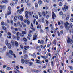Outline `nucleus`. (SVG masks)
I'll use <instances>...</instances> for the list:
<instances>
[{
	"label": "nucleus",
	"mask_w": 73,
	"mask_h": 73,
	"mask_svg": "<svg viewBox=\"0 0 73 73\" xmlns=\"http://www.w3.org/2000/svg\"><path fill=\"white\" fill-rule=\"evenodd\" d=\"M20 47L21 49H23L24 48V47H23V46L22 45H20Z\"/></svg>",
	"instance_id": "nucleus-52"
},
{
	"label": "nucleus",
	"mask_w": 73,
	"mask_h": 73,
	"mask_svg": "<svg viewBox=\"0 0 73 73\" xmlns=\"http://www.w3.org/2000/svg\"><path fill=\"white\" fill-rule=\"evenodd\" d=\"M59 14L60 15H63V12L61 11L59 12Z\"/></svg>",
	"instance_id": "nucleus-43"
},
{
	"label": "nucleus",
	"mask_w": 73,
	"mask_h": 73,
	"mask_svg": "<svg viewBox=\"0 0 73 73\" xmlns=\"http://www.w3.org/2000/svg\"><path fill=\"white\" fill-rule=\"evenodd\" d=\"M69 68L71 70H73V68H72V66H68Z\"/></svg>",
	"instance_id": "nucleus-46"
},
{
	"label": "nucleus",
	"mask_w": 73,
	"mask_h": 73,
	"mask_svg": "<svg viewBox=\"0 0 73 73\" xmlns=\"http://www.w3.org/2000/svg\"><path fill=\"white\" fill-rule=\"evenodd\" d=\"M5 44L6 45H8V40H6L5 42Z\"/></svg>",
	"instance_id": "nucleus-36"
},
{
	"label": "nucleus",
	"mask_w": 73,
	"mask_h": 73,
	"mask_svg": "<svg viewBox=\"0 0 73 73\" xmlns=\"http://www.w3.org/2000/svg\"><path fill=\"white\" fill-rule=\"evenodd\" d=\"M21 62L22 64H24V62H25V60L23 59H21Z\"/></svg>",
	"instance_id": "nucleus-18"
},
{
	"label": "nucleus",
	"mask_w": 73,
	"mask_h": 73,
	"mask_svg": "<svg viewBox=\"0 0 73 73\" xmlns=\"http://www.w3.org/2000/svg\"><path fill=\"white\" fill-rule=\"evenodd\" d=\"M30 0H25V2L26 3H27Z\"/></svg>",
	"instance_id": "nucleus-58"
},
{
	"label": "nucleus",
	"mask_w": 73,
	"mask_h": 73,
	"mask_svg": "<svg viewBox=\"0 0 73 73\" xmlns=\"http://www.w3.org/2000/svg\"><path fill=\"white\" fill-rule=\"evenodd\" d=\"M1 24L2 25H4V22H2L1 23Z\"/></svg>",
	"instance_id": "nucleus-48"
},
{
	"label": "nucleus",
	"mask_w": 73,
	"mask_h": 73,
	"mask_svg": "<svg viewBox=\"0 0 73 73\" xmlns=\"http://www.w3.org/2000/svg\"><path fill=\"white\" fill-rule=\"evenodd\" d=\"M52 18L53 19H54V17H56V15L55 14H54V12H52Z\"/></svg>",
	"instance_id": "nucleus-9"
},
{
	"label": "nucleus",
	"mask_w": 73,
	"mask_h": 73,
	"mask_svg": "<svg viewBox=\"0 0 73 73\" xmlns=\"http://www.w3.org/2000/svg\"><path fill=\"white\" fill-rule=\"evenodd\" d=\"M30 47L29 46H25L24 47V49H25V50H27V49H29Z\"/></svg>",
	"instance_id": "nucleus-8"
},
{
	"label": "nucleus",
	"mask_w": 73,
	"mask_h": 73,
	"mask_svg": "<svg viewBox=\"0 0 73 73\" xmlns=\"http://www.w3.org/2000/svg\"><path fill=\"white\" fill-rule=\"evenodd\" d=\"M51 65H52V66L53 67V65H54V64L53 63V61H52L51 63Z\"/></svg>",
	"instance_id": "nucleus-41"
},
{
	"label": "nucleus",
	"mask_w": 73,
	"mask_h": 73,
	"mask_svg": "<svg viewBox=\"0 0 73 73\" xmlns=\"http://www.w3.org/2000/svg\"><path fill=\"white\" fill-rule=\"evenodd\" d=\"M23 52L24 53H27V51L25 50H23Z\"/></svg>",
	"instance_id": "nucleus-62"
},
{
	"label": "nucleus",
	"mask_w": 73,
	"mask_h": 73,
	"mask_svg": "<svg viewBox=\"0 0 73 73\" xmlns=\"http://www.w3.org/2000/svg\"><path fill=\"white\" fill-rule=\"evenodd\" d=\"M22 24L23 25V27H27L26 25L24 24V23H22Z\"/></svg>",
	"instance_id": "nucleus-47"
},
{
	"label": "nucleus",
	"mask_w": 73,
	"mask_h": 73,
	"mask_svg": "<svg viewBox=\"0 0 73 73\" xmlns=\"http://www.w3.org/2000/svg\"><path fill=\"white\" fill-rule=\"evenodd\" d=\"M70 21L71 22H73V18H72L70 19Z\"/></svg>",
	"instance_id": "nucleus-64"
},
{
	"label": "nucleus",
	"mask_w": 73,
	"mask_h": 73,
	"mask_svg": "<svg viewBox=\"0 0 73 73\" xmlns=\"http://www.w3.org/2000/svg\"><path fill=\"white\" fill-rule=\"evenodd\" d=\"M12 37L13 38V39H16V36L13 35L12 36Z\"/></svg>",
	"instance_id": "nucleus-37"
},
{
	"label": "nucleus",
	"mask_w": 73,
	"mask_h": 73,
	"mask_svg": "<svg viewBox=\"0 0 73 73\" xmlns=\"http://www.w3.org/2000/svg\"><path fill=\"white\" fill-rule=\"evenodd\" d=\"M9 53L11 55H13V51L11 50L9 51Z\"/></svg>",
	"instance_id": "nucleus-20"
},
{
	"label": "nucleus",
	"mask_w": 73,
	"mask_h": 73,
	"mask_svg": "<svg viewBox=\"0 0 73 73\" xmlns=\"http://www.w3.org/2000/svg\"><path fill=\"white\" fill-rule=\"evenodd\" d=\"M24 56L26 58H28V56L27 54H25L24 55Z\"/></svg>",
	"instance_id": "nucleus-54"
},
{
	"label": "nucleus",
	"mask_w": 73,
	"mask_h": 73,
	"mask_svg": "<svg viewBox=\"0 0 73 73\" xmlns=\"http://www.w3.org/2000/svg\"><path fill=\"white\" fill-rule=\"evenodd\" d=\"M33 65V62H29V66H31Z\"/></svg>",
	"instance_id": "nucleus-22"
},
{
	"label": "nucleus",
	"mask_w": 73,
	"mask_h": 73,
	"mask_svg": "<svg viewBox=\"0 0 73 73\" xmlns=\"http://www.w3.org/2000/svg\"><path fill=\"white\" fill-rule=\"evenodd\" d=\"M69 19V16L67 15L66 18V20H68Z\"/></svg>",
	"instance_id": "nucleus-31"
},
{
	"label": "nucleus",
	"mask_w": 73,
	"mask_h": 73,
	"mask_svg": "<svg viewBox=\"0 0 73 73\" xmlns=\"http://www.w3.org/2000/svg\"><path fill=\"white\" fill-rule=\"evenodd\" d=\"M33 58H35L36 57V54H35V53H33Z\"/></svg>",
	"instance_id": "nucleus-26"
},
{
	"label": "nucleus",
	"mask_w": 73,
	"mask_h": 73,
	"mask_svg": "<svg viewBox=\"0 0 73 73\" xmlns=\"http://www.w3.org/2000/svg\"><path fill=\"white\" fill-rule=\"evenodd\" d=\"M6 8V6L5 5H4L2 6V9H5Z\"/></svg>",
	"instance_id": "nucleus-51"
},
{
	"label": "nucleus",
	"mask_w": 73,
	"mask_h": 73,
	"mask_svg": "<svg viewBox=\"0 0 73 73\" xmlns=\"http://www.w3.org/2000/svg\"><path fill=\"white\" fill-rule=\"evenodd\" d=\"M28 13H29V12L28 11H25V17L27 18L25 19V20H24V23H26L27 22V24H29V23H30V22H29V19L27 18H28Z\"/></svg>",
	"instance_id": "nucleus-2"
},
{
	"label": "nucleus",
	"mask_w": 73,
	"mask_h": 73,
	"mask_svg": "<svg viewBox=\"0 0 73 73\" xmlns=\"http://www.w3.org/2000/svg\"><path fill=\"white\" fill-rule=\"evenodd\" d=\"M37 37V35H36L35 34V35L33 36V40H35L36 39V38Z\"/></svg>",
	"instance_id": "nucleus-12"
},
{
	"label": "nucleus",
	"mask_w": 73,
	"mask_h": 73,
	"mask_svg": "<svg viewBox=\"0 0 73 73\" xmlns=\"http://www.w3.org/2000/svg\"><path fill=\"white\" fill-rule=\"evenodd\" d=\"M21 3L22 4H23L24 3V0H21Z\"/></svg>",
	"instance_id": "nucleus-56"
},
{
	"label": "nucleus",
	"mask_w": 73,
	"mask_h": 73,
	"mask_svg": "<svg viewBox=\"0 0 73 73\" xmlns=\"http://www.w3.org/2000/svg\"><path fill=\"white\" fill-rule=\"evenodd\" d=\"M8 9L9 11H10L12 10V8H11V7L10 6H9L8 7Z\"/></svg>",
	"instance_id": "nucleus-27"
},
{
	"label": "nucleus",
	"mask_w": 73,
	"mask_h": 73,
	"mask_svg": "<svg viewBox=\"0 0 73 73\" xmlns=\"http://www.w3.org/2000/svg\"><path fill=\"white\" fill-rule=\"evenodd\" d=\"M40 44H44V41L42 40H41L40 41Z\"/></svg>",
	"instance_id": "nucleus-42"
},
{
	"label": "nucleus",
	"mask_w": 73,
	"mask_h": 73,
	"mask_svg": "<svg viewBox=\"0 0 73 73\" xmlns=\"http://www.w3.org/2000/svg\"><path fill=\"white\" fill-rule=\"evenodd\" d=\"M8 36H11V33L10 32H8Z\"/></svg>",
	"instance_id": "nucleus-49"
},
{
	"label": "nucleus",
	"mask_w": 73,
	"mask_h": 73,
	"mask_svg": "<svg viewBox=\"0 0 73 73\" xmlns=\"http://www.w3.org/2000/svg\"><path fill=\"white\" fill-rule=\"evenodd\" d=\"M29 61L27 59V60H25V64H28V63H29Z\"/></svg>",
	"instance_id": "nucleus-14"
},
{
	"label": "nucleus",
	"mask_w": 73,
	"mask_h": 73,
	"mask_svg": "<svg viewBox=\"0 0 73 73\" xmlns=\"http://www.w3.org/2000/svg\"><path fill=\"white\" fill-rule=\"evenodd\" d=\"M16 38L17 40H19L20 39V37H19V36H17L16 37Z\"/></svg>",
	"instance_id": "nucleus-50"
},
{
	"label": "nucleus",
	"mask_w": 73,
	"mask_h": 73,
	"mask_svg": "<svg viewBox=\"0 0 73 73\" xmlns=\"http://www.w3.org/2000/svg\"><path fill=\"white\" fill-rule=\"evenodd\" d=\"M14 29L16 31H18V29H17V28H15Z\"/></svg>",
	"instance_id": "nucleus-60"
},
{
	"label": "nucleus",
	"mask_w": 73,
	"mask_h": 73,
	"mask_svg": "<svg viewBox=\"0 0 73 73\" xmlns=\"http://www.w3.org/2000/svg\"><path fill=\"white\" fill-rule=\"evenodd\" d=\"M73 41L72 39H70L69 38H68L67 40V43L68 44H73Z\"/></svg>",
	"instance_id": "nucleus-4"
},
{
	"label": "nucleus",
	"mask_w": 73,
	"mask_h": 73,
	"mask_svg": "<svg viewBox=\"0 0 73 73\" xmlns=\"http://www.w3.org/2000/svg\"><path fill=\"white\" fill-rule=\"evenodd\" d=\"M36 19H34L33 21V23L34 24H36Z\"/></svg>",
	"instance_id": "nucleus-32"
},
{
	"label": "nucleus",
	"mask_w": 73,
	"mask_h": 73,
	"mask_svg": "<svg viewBox=\"0 0 73 73\" xmlns=\"http://www.w3.org/2000/svg\"><path fill=\"white\" fill-rule=\"evenodd\" d=\"M28 36L29 37H27V38H28L29 40H30V37H31V36H32V34H31V33H29L28 34Z\"/></svg>",
	"instance_id": "nucleus-11"
},
{
	"label": "nucleus",
	"mask_w": 73,
	"mask_h": 73,
	"mask_svg": "<svg viewBox=\"0 0 73 73\" xmlns=\"http://www.w3.org/2000/svg\"><path fill=\"white\" fill-rule=\"evenodd\" d=\"M38 3L40 5H41L42 4V1L41 0H39L38 1Z\"/></svg>",
	"instance_id": "nucleus-23"
},
{
	"label": "nucleus",
	"mask_w": 73,
	"mask_h": 73,
	"mask_svg": "<svg viewBox=\"0 0 73 73\" xmlns=\"http://www.w3.org/2000/svg\"><path fill=\"white\" fill-rule=\"evenodd\" d=\"M59 5L60 7L62 6V3L61 2H60L59 3Z\"/></svg>",
	"instance_id": "nucleus-30"
},
{
	"label": "nucleus",
	"mask_w": 73,
	"mask_h": 73,
	"mask_svg": "<svg viewBox=\"0 0 73 73\" xmlns=\"http://www.w3.org/2000/svg\"><path fill=\"white\" fill-rule=\"evenodd\" d=\"M64 26L65 28L68 29H69V28L70 29H73V25L72 24H71L70 25H69V23L68 22H66L64 24Z\"/></svg>",
	"instance_id": "nucleus-1"
},
{
	"label": "nucleus",
	"mask_w": 73,
	"mask_h": 73,
	"mask_svg": "<svg viewBox=\"0 0 73 73\" xmlns=\"http://www.w3.org/2000/svg\"><path fill=\"white\" fill-rule=\"evenodd\" d=\"M32 32H33L32 30H30L29 31V33H32Z\"/></svg>",
	"instance_id": "nucleus-59"
},
{
	"label": "nucleus",
	"mask_w": 73,
	"mask_h": 73,
	"mask_svg": "<svg viewBox=\"0 0 73 73\" xmlns=\"http://www.w3.org/2000/svg\"><path fill=\"white\" fill-rule=\"evenodd\" d=\"M22 33L23 34H24V35H25L27 34V33L26 32L24 31H22Z\"/></svg>",
	"instance_id": "nucleus-40"
},
{
	"label": "nucleus",
	"mask_w": 73,
	"mask_h": 73,
	"mask_svg": "<svg viewBox=\"0 0 73 73\" xmlns=\"http://www.w3.org/2000/svg\"><path fill=\"white\" fill-rule=\"evenodd\" d=\"M0 52L1 53L2 52H4L3 51V49L2 48H0Z\"/></svg>",
	"instance_id": "nucleus-33"
},
{
	"label": "nucleus",
	"mask_w": 73,
	"mask_h": 73,
	"mask_svg": "<svg viewBox=\"0 0 73 73\" xmlns=\"http://www.w3.org/2000/svg\"><path fill=\"white\" fill-rule=\"evenodd\" d=\"M23 41H25V42H27V38H23Z\"/></svg>",
	"instance_id": "nucleus-38"
},
{
	"label": "nucleus",
	"mask_w": 73,
	"mask_h": 73,
	"mask_svg": "<svg viewBox=\"0 0 73 73\" xmlns=\"http://www.w3.org/2000/svg\"><path fill=\"white\" fill-rule=\"evenodd\" d=\"M11 69V68L10 67H8L7 68V70H9Z\"/></svg>",
	"instance_id": "nucleus-53"
},
{
	"label": "nucleus",
	"mask_w": 73,
	"mask_h": 73,
	"mask_svg": "<svg viewBox=\"0 0 73 73\" xmlns=\"http://www.w3.org/2000/svg\"><path fill=\"white\" fill-rule=\"evenodd\" d=\"M2 3L7 4V3H8V1L7 0H3L0 2L1 4H2Z\"/></svg>",
	"instance_id": "nucleus-6"
},
{
	"label": "nucleus",
	"mask_w": 73,
	"mask_h": 73,
	"mask_svg": "<svg viewBox=\"0 0 73 73\" xmlns=\"http://www.w3.org/2000/svg\"><path fill=\"white\" fill-rule=\"evenodd\" d=\"M20 36L21 37H24V35L22 33H21L20 34Z\"/></svg>",
	"instance_id": "nucleus-35"
},
{
	"label": "nucleus",
	"mask_w": 73,
	"mask_h": 73,
	"mask_svg": "<svg viewBox=\"0 0 73 73\" xmlns=\"http://www.w3.org/2000/svg\"><path fill=\"white\" fill-rule=\"evenodd\" d=\"M2 29H4V30H5L6 29H7V28H6V27H5L4 26H2Z\"/></svg>",
	"instance_id": "nucleus-29"
},
{
	"label": "nucleus",
	"mask_w": 73,
	"mask_h": 73,
	"mask_svg": "<svg viewBox=\"0 0 73 73\" xmlns=\"http://www.w3.org/2000/svg\"><path fill=\"white\" fill-rule=\"evenodd\" d=\"M42 14L44 17H45V16H46V14L45 13V11H43V12H42Z\"/></svg>",
	"instance_id": "nucleus-21"
},
{
	"label": "nucleus",
	"mask_w": 73,
	"mask_h": 73,
	"mask_svg": "<svg viewBox=\"0 0 73 73\" xmlns=\"http://www.w3.org/2000/svg\"><path fill=\"white\" fill-rule=\"evenodd\" d=\"M8 46L9 49H11V45L10 44H8Z\"/></svg>",
	"instance_id": "nucleus-24"
},
{
	"label": "nucleus",
	"mask_w": 73,
	"mask_h": 73,
	"mask_svg": "<svg viewBox=\"0 0 73 73\" xmlns=\"http://www.w3.org/2000/svg\"><path fill=\"white\" fill-rule=\"evenodd\" d=\"M53 43L54 45H56V42L55 41V40H54L53 41Z\"/></svg>",
	"instance_id": "nucleus-45"
},
{
	"label": "nucleus",
	"mask_w": 73,
	"mask_h": 73,
	"mask_svg": "<svg viewBox=\"0 0 73 73\" xmlns=\"http://www.w3.org/2000/svg\"><path fill=\"white\" fill-rule=\"evenodd\" d=\"M43 1L45 3H49V1H50V0H43Z\"/></svg>",
	"instance_id": "nucleus-15"
},
{
	"label": "nucleus",
	"mask_w": 73,
	"mask_h": 73,
	"mask_svg": "<svg viewBox=\"0 0 73 73\" xmlns=\"http://www.w3.org/2000/svg\"><path fill=\"white\" fill-rule=\"evenodd\" d=\"M11 24H12V25H13V21L12 20H11Z\"/></svg>",
	"instance_id": "nucleus-61"
},
{
	"label": "nucleus",
	"mask_w": 73,
	"mask_h": 73,
	"mask_svg": "<svg viewBox=\"0 0 73 73\" xmlns=\"http://www.w3.org/2000/svg\"><path fill=\"white\" fill-rule=\"evenodd\" d=\"M66 9L68 10L69 9V7L66 5H64V7L62 8V10L64 12H66Z\"/></svg>",
	"instance_id": "nucleus-3"
},
{
	"label": "nucleus",
	"mask_w": 73,
	"mask_h": 73,
	"mask_svg": "<svg viewBox=\"0 0 73 73\" xmlns=\"http://www.w3.org/2000/svg\"><path fill=\"white\" fill-rule=\"evenodd\" d=\"M18 19L19 20H21V21L23 20V16L20 15H18Z\"/></svg>",
	"instance_id": "nucleus-5"
},
{
	"label": "nucleus",
	"mask_w": 73,
	"mask_h": 73,
	"mask_svg": "<svg viewBox=\"0 0 73 73\" xmlns=\"http://www.w3.org/2000/svg\"><path fill=\"white\" fill-rule=\"evenodd\" d=\"M27 5L28 6H31V3H27Z\"/></svg>",
	"instance_id": "nucleus-63"
},
{
	"label": "nucleus",
	"mask_w": 73,
	"mask_h": 73,
	"mask_svg": "<svg viewBox=\"0 0 73 73\" xmlns=\"http://www.w3.org/2000/svg\"><path fill=\"white\" fill-rule=\"evenodd\" d=\"M11 13L10 11H7V15H11Z\"/></svg>",
	"instance_id": "nucleus-25"
},
{
	"label": "nucleus",
	"mask_w": 73,
	"mask_h": 73,
	"mask_svg": "<svg viewBox=\"0 0 73 73\" xmlns=\"http://www.w3.org/2000/svg\"><path fill=\"white\" fill-rule=\"evenodd\" d=\"M10 5L12 7H13V6H15V3L13 2H12L10 3Z\"/></svg>",
	"instance_id": "nucleus-16"
},
{
	"label": "nucleus",
	"mask_w": 73,
	"mask_h": 73,
	"mask_svg": "<svg viewBox=\"0 0 73 73\" xmlns=\"http://www.w3.org/2000/svg\"><path fill=\"white\" fill-rule=\"evenodd\" d=\"M40 61V60H38L37 59H36L35 60V61H36L37 64H40V65H41L42 62Z\"/></svg>",
	"instance_id": "nucleus-7"
},
{
	"label": "nucleus",
	"mask_w": 73,
	"mask_h": 73,
	"mask_svg": "<svg viewBox=\"0 0 73 73\" xmlns=\"http://www.w3.org/2000/svg\"><path fill=\"white\" fill-rule=\"evenodd\" d=\"M35 18L36 19H38V15H36L35 17Z\"/></svg>",
	"instance_id": "nucleus-57"
},
{
	"label": "nucleus",
	"mask_w": 73,
	"mask_h": 73,
	"mask_svg": "<svg viewBox=\"0 0 73 73\" xmlns=\"http://www.w3.org/2000/svg\"><path fill=\"white\" fill-rule=\"evenodd\" d=\"M41 28V25H38L37 26V28L38 29L39 28Z\"/></svg>",
	"instance_id": "nucleus-28"
},
{
	"label": "nucleus",
	"mask_w": 73,
	"mask_h": 73,
	"mask_svg": "<svg viewBox=\"0 0 73 73\" xmlns=\"http://www.w3.org/2000/svg\"><path fill=\"white\" fill-rule=\"evenodd\" d=\"M15 45L16 47L17 48V47H18V46H19V43H18V42H17V41H15Z\"/></svg>",
	"instance_id": "nucleus-13"
},
{
	"label": "nucleus",
	"mask_w": 73,
	"mask_h": 73,
	"mask_svg": "<svg viewBox=\"0 0 73 73\" xmlns=\"http://www.w3.org/2000/svg\"><path fill=\"white\" fill-rule=\"evenodd\" d=\"M14 19L15 20H16L17 19V17L16 16H15L14 17Z\"/></svg>",
	"instance_id": "nucleus-44"
},
{
	"label": "nucleus",
	"mask_w": 73,
	"mask_h": 73,
	"mask_svg": "<svg viewBox=\"0 0 73 73\" xmlns=\"http://www.w3.org/2000/svg\"><path fill=\"white\" fill-rule=\"evenodd\" d=\"M7 50V47L6 46H4L3 48V51L5 52Z\"/></svg>",
	"instance_id": "nucleus-19"
},
{
	"label": "nucleus",
	"mask_w": 73,
	"mask_h": 73,
	"mask_svg": "<svg viewBox=\"0 0 73 73\" xmlns=\"http://www.w3.org/2000/svg\"><path fill=\"white\" fill-rule=\"evenodd\" d=\"M63 32L64 31H63L62 30L60 31V34H61V35H62V34H63Z\"/></svg>",
	"instance_id": "nucleus-55"
},
{
	"label": "nucleus",
	"mask_w": 73,
	"mask_h": 73,
	"mask_svg": "<svg viewBox=\"0 0 73 73\" xmlns=\"http://www.w3.org/2000/svg\"><path fill=\"white\" fill-rule=\"evenodd\" d=\"M35 6L36 8H38V4L37 3H35Z\"/></svg>",
	"instance_id": "nucleus-34"
},
{
	"label": "nucleus",
	"mask_w": 73,
	"mask_h": 73,
	"mask_svg": "<svg viewBox=\"0 0 73 73\" xmlns=\"http://www.w3.org/2000/svg\"><path fill=\"white\" fill-rule=\"evenodd\" d=\"M24 11V8H23L21 9H20L19 11V13L20 14H21V13Z\"/></svg>",
	"instance_id": "nucleus-10"
},
{
	"label": "nucleus",
	"mask_w": 73,
	"mask_h": 73,
	"mask_svg": "<svg viewBox=\"0 0 73 73\" xmlns=\"http://www.w3.org/2000/svg\"><path fill=\"white\" fill-rule=\"evenodd\" d=\"M16 35L17 36H19L20 35V33L19 32H17L16 33Z\"/></svg>",
	"instance_id": "nucleus-39"
},
{
	"label": "nucleus",
	"mask_w": 73,
	"mask_h": 73,
	"mask_svg": "<svg viewBox=\"0 0 73 73\" xmlns=\"http://www.w3.org/2000/svg\"><path fill=\"white\" fill-rule=\"evenodd\" d=\"M11 42L12 44L13 45V46H14L15 45V41H12Z\"/></svg>",
	"instance_id": "nucleus-17"
}]
</instances>
